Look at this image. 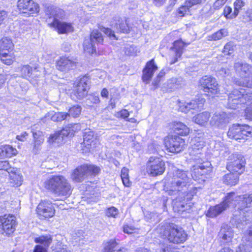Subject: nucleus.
<instances>
[{
	"label": "nucleus",
	"instance_id": "nucleus-32",
	"mask_svg": "<svg viewBox=\"0 0 252 252\" xmlns=\"http://www.w3.org/2000/svg\"><path fill=\"white\" fill-rule=\"evenodd\" d=\"M48 142L54 146H60L64 143V141L58 131H56L50 135L48 139Z\"/></svg>",
	"mask_w": 252,
	"mask_h": 252
},
{
	"label": "nucleus",
	"instance_id": "nucleus-47",
	"mask_svg": "<svg viewBox=\"0 0 252 252\" xmlns=\"http://www.w3.org/2000/svg\"><path fill=\"white\" fill-rule=\"evenodd\" d=\"M10 52L4 53V54H0V58L1 61L5 64H11L13 61V57L10 53Z\"/></svg>",
	"mask_w": 252,
	"mask_h": 252
},
{
	"label": "nucleus",
	"instance_id": "nucleus-11",
	"mask_svg": "<svg viewBox=\"0 0 252 252\" xmlns=\"http://www.w3.org/2000/svg\"><path fill=\"white\" fill-rule=\"evenodd\" d=\"M230 161L227 163L226 168L230 172L240 175L244 170L245 162L242 155L234 154L230 157Z\"/></svg>",
	"mask_w": 252,
	"mask_h": 252
},
{
	"label": "nucleus",
	"instance_id": "nucleus-51",
	"mask_svg": "<svg viewBox=\"0 0 252 252\" xmlns=\"http://www.w3.org/2000/svg\"><path fill=\"white\" fill-rule=\"evenodd\" d=\"M32 0H19L17 3V7L21 12L24 13L25 10L30 5Z\"/></svg>",
	"mask_w": 252,
	"mask_h": 252
},
{
	"label": "nucleus",
	"instance_id": "nucleus-15",
	"mask_svg": "<svg viewBox=\"0 0 252 252\" xmlns=\"http://www.w3.org/2000/svg\"><path fill=\"white\" fill-rule=\"evenodd\" d=\"M184 141L179 136H174L168 138L165 142L167 150L171 153H179L183 150Z\"/></svg>",
	"mask_w": 252,
	"mask_h": 252
},
{
	"label": "nucleus",
	"instance_id": "nucleus-57",
	"mask_svg": "<svg viewBox=\"0 0 252 252\" xmlns=\"http://www.w3.org/2000/svg\"><path fill=\"white\" fill-rule=\"evenodd\" d=\"M180 79H177L176 78H172L168 81V84L170 85L169 86V88L172 89L175 88H177L179 85V80Z\"/></svg>",
	"mask_w": 252,
	"mask_h": 252
},
{
	"label": "nucleus",
	"instance_id": "nucleus-29",
	"mask_svg": "<svg viewBox=\"0 0 252 252\" xmlns=\"http://www.w3.org/2000/svg\"><path fill=\"white\" fill-rule=\"evenodd\" d=\"M192 160L194 161V162H196V163L200 164L196 168L194 169L195 173L198 172L199 169L202 170L200 173L201 175L205 173V172L203 171V170L205 169H207V171H210V166L211 165L210 162H203V160L201 159L200 156H195L194 158H192Z\"/></svg>",
	"mask_w": 252,
	"mask_h": 252
},
{
	"label": "nucleus",
	"instance_id": "nucleus-2",
	"mask_svg": "<svg viewBox=\"0 0 252 252\" xmlns=\"http://www.w3.org/2000/svg\"><path fill=\"white\" fill-rule=\"evenodd\" d=\"M190 179L187 172L178 169L173 173V176L165 183V190L169 195L177 193H186L189 186Z\"/></svg>",
	"mask_w": 252,
	"mask_h": 252
},
{
	"label": "nucleus",
	"instance_id": "nucleus-37",
	"mask_svg": "<svg viewBox=\"0 0 252 252\" xmlns=\"http://www.w3.org/2000/svg\"><path fill=\"white\" fill-rule=\"evenodd\" d=\"M184 47V43L181 40H177L174 42L173 44V49L176 53V59L171 63L173 64L177 61L178 58L181 57L183 53V49Z\"/></svg>",
	"mask_w": 252,
	"mask_h": 252
},
{
	"label": "nucleus",
	"instance_id": "nucleus-5",
	"mask_svg": "<svg viewBox=\"0 0 252 252\" xmlns=\"http://www.w3.org/2000/svg\"><path fill=\"white\" fill-rule=\"evenodd\" d=\"M252 102V93L248 89H235L229 94L228 98V107L235 109L239 105Z\"/></svg>",
	"mask_w": 252,
	"mask_h": 252
},
{
	"label": "nucleus",
	"instance_id": "nucleus-49",
	"mask_svg": "<svg viewBox=\"0 0 252 252\" xmlns=\"http://www.w3.org/2000/svg\"><path fill=\"white\" fill-rule=\"evenodd\" d=\"M188 207H189V205H188L187 204H185L184 202H178L177 201H176L174 203L173 209L175 212H183L186 211L188 209L187 208Z\"/></svg>",
	"mask_w": 252,
	"mask_h": 252
},
{
	"label": "nucleus",
	"instance_id": "nucleus-14",
	"mask_svg": "<svg viewBox=\"0 0 252 252\" xmlns=\"http://www.w3.org/2000/svg\"><path fill=\"white\" fill-rule=\"evenodd\" d=\"M36 212L41 217L51 218L54 216L55 213L54 204L49 200L42 201L38 205Z\"/></svg>",
	"mask_w": 252,
	"mask_h": 252
},
{
	"label": "nucleus",
	"instance_id": "nucleus-28",
	"mask_svg": "<svg viewBox=\"0 0 252 252\" xmlns=\"http://www.w3.org/2000/svg\"><path fill=\"white\" fill-rule=\"evenodd\" d=\"M173 129L176 134L182 136L187 135L189 132V128L181 122H174Z\"/></svg>",
	"mask_w": 252,
	"mask_h": 252
},
{
	"label": "nucleus",
	"instance_id": "nucleus-4",
	"mask_svg": "<svg viewBox=\"0 0 252 252\" xmlns=\"http://www.w3.org/2000/svg\"><path fill=\"white\" fill-rule=\"evenodd\" d=\"M47 14L49 15L48 25L54 28L59 33H65L73 31V27L70 23L60 21L65 15L63 10L57 7H51Z\"/></svg>",
	"mask_w": 252,
	"mask_h": 252
},
{
	"label": "nucleus",
	"instance_id": "nucleus-56",
	"mask_svg": "<svg viewBox=\"0 0 252 252\" xmlns=\"http://www.w3.org/2000/svg\"><path fill=\"white\" fill-rule=\"evenodd\" d=\"M70 131L71 132V135H74L76 132H77L81 130V127L79 124H73L68 125Z\"/></svg>",
	"mask_w": 252,
	"mask_h": 252
},
{
	"label": "nucleus",
	"instance_id": "nucleus-25",
	"mask_svg": "<svg viewBox=\"0 0 252 252\" xmlns=\"http://www.w3.org/2000/svg\"><path fill=\"white\" fill-rule=\"evenodd\" d=\"M226 205L221 203L215 206H211L208 210L206 215L209 218H214L220 215L226 210Z\"/></svg>",
	"mask_w": 252,
	"mask_h": 252
},
{
	"label": "nucleus",
	"instance_id": "nucleus-46",
	"mask_svg": "<svg viewBox=\"0 0 252 252\" xmlns=\"http://www.w3.org/2000/svg\"><path fill=\"white\" fill-rule=\"evenodd\" d=\"M36 68H32L29 65H23L21 68V72L22 76L25 77H30L32 75L33 71H35Z\"/></svg>",
	"mask_w": 252,
	"mask_h": 252
},
{
	"label": "nucleus",
	"instance_id": "nucleus-22",
	"mask_svg": "<svg viewBox=\"0 0 252 252\" xmlns=\"http://www.w3.org/2000/svg\"><path fill=\"white\" fill-rule=\"evenodd\" d=\"M67 115L65 112H55L53 111L48 112L44 118L42 119L43 122L47 120H51L54 122H61L67 119Z\"/></svg>",
	"mask_w": 252,
	"mask_h": 252
},
{
	"label": "nucleus",
	"instance_id": "nucleus-23",
	"mask_svg": "<svg viewBox=\"0 0 252 252\" xmlns=\"http://www.w3.org/2000/svg\"><path fill=\"white\" fill-rule=\"evenodd\" d=\"M219 236L222 239L224 243H228L231 241L233 237V231L230 227L223 225L220 230Z\"/></svg>",
	"mask_w": 252,
	"mask_h": 252
},
{
	"label": "nucleus",
	"instance_id": "nucleus-38",
	"mask_svg": "<svg viewBox=\"0 0 252 252\" xmlns=\"http://www.w3.org/2000/svg\"><path fill=\"white\" fill-rule=\"evenodd\" d=\"M52 241V239L50 235H43L34 239V242L36 243L42 244L45 248L48 247Z\"/></svg>",
	"mask_w": 252,
	"mask_h": 252
},
{
	"label": "nucleus",
	"instance_id": "nucleus-64",
	"mask_svg": "<svg viewBox=\"0 0 252 252\" xmlns=\"http://www.w3.org/2000/svg\"><path fill=\"white\" fill-rule=\"evenodd\" d=\"M236 252H250L247 249V246L244 245H240L236 250Z\"/></svg>",
	"mask_w": 252,
	"mask_h": 252
},
{
	"label": "nucleus",
	"instance_id": "nucleus-7",
	"mask_svg": "<svg viewBox=\"0 0 252 252\" xmlns=\"http://www.w3.org/2000/svg\"><path fill=\"white\" fill-rule=\"evenodd\" d=\"M234 68L241 77V79L235 81L236 84L247 88L252 87V83L249 80L252 77V66L246 63L239 61L235 63Z\"/></svg>",
	"mask_w": 252,
	"mask_h": 252
},
{
	"label": "nucleus",
	"instance_id": "nucleus-13",
	"mask_svg": "<svg viewBox=\"0 0 252 252\" xmlns=\"http://www.w3.org/2000/svg\"><path fill=\"white\" fill-rule=\"evenodd\" d=\"M205 102V99L201 97L189 101H179V109L185 113H187L191 110L198 111L203 107Z\"/></svg>",
	"mask_w": 252,
	"mask_h": 252
},
{
	"label": "nucleus",
	"instance_id": "nucleus-12",
	"mask_svg": "<svg viewBox=\"0 0 252 252\" xmlns=\"http://www.w3.org/2000/svg\"><path fill=\"white\" fill-rule=\"evenodd\" d=\"M165 170L164 162L156 157H151L147 163V171L152 176L162 174Z\"/></svg>",
	"mask_w": 252,
	"mask_h": 252
},
{
	"label": "nucleus",
	"instance_id": "nucleus-26",
	"mask_svg": "<svg viewBox=\"0 0 252 252\" xmlns=\"http://www.w3.org/2000/svg\"><path fill=\"white\" fill-rule=\"evenodd\" d=\"M17 151L10 145H4L0 147V158H11L16 155Z\"/></svg>",
	"mask_w": 252,
	"mask_h": 252
},
{
	"label": "nucleus",
	"instance_id": "nucleus-33",
	"mask_svg": "<svg viewBox=\"0 0 252 252\" xmlns=\"http://www.w3.org/2000/svg\"><path fill=\"white\" fill-rule=\"evenodd\" d=\"M240 202L239 203V209L243 210L244 208L252 207V193L245 194L241 196Z\"/></svg>",
	"mask_w": 252,
	"mask_h": 252
},
{
	"label": "nucleus",
	"instance_id": "nucleus-24",
	"mask_svg": "<svg viewBox=\"0 0 252 252\" xmlns=\"http://www.w3.org/2000/svg\"><path fill=\"white\" fill-rule=\"evenodd\" d=\"M210 113L208 111H204L197 114L192 118V121L196 124L201 126H205L210 118Z\"/></svg>",
	"mask_w": 252,
	"mask_h": 252
},
{
	"label": "nucleus",
	"instance_id": "nucleus-10",
	"mask_svg": "<svg viewBox=\"0 0 252 252\" xmlns=\"http://www.w3.org/2000/svg\"><path fill=\"white\" fill-rule=\"evenodd\" d=\"M103 41L102 34L97 30H94L90 34V38H86L83 47L85 52L93 54L96 52L95 43H100Z\"/></svg>",
	"mask_w": 252,
	"mask_h": 252
},
{
	"label": "nucleus",
	"instance_id": "nucleus-60",
	"mask_svg": "<svg viewBox=\"0 0 252 252\" xmlns=\"http://www.w3.org/2000/svg\"><path fill=\"white\" fill-rule=\"evenodd\" d=\"M245 239L249 243V245L252 247V227H251L247 231Z\"/></svg>",
	"mask_w": 252,
	"mask_h": 252
},
{
	"label": "nucleus",
	"instance_id": "nucleus-16",
	"mask_svg": "<svg viewBox=\"0 0 252 252\" xmlns=\"http://www.w3.org/2000/svg\"><path fill=\"white\" fill-rule=\"evenodd\" d=\"M89 80L87 77H83L78 82L74 90V94L79 99L85 97L89 89Z\"/></svg>",
	"mask_w": 252,
	"mask_h": 252
},
{
	"label": "nucleus",
	"instance_id": "nucleus-42",
	"mask_svg": "<svg viewBox=\"0 0 252 252\" xmlns=\"http://www.w3.org/2000/svg\"><path fill=\"white\" fill-rule=\"evenodd\" d=\"M39 11V7L38 4L32 0L30 5L25 10V12H24V13H27L29 15H32L33 14H37Z\"/></svg>",
	"mask_w": 252,
	"mask_h": 252
},
{
	"label": "nucleus",
	"instance_id": "nucleus-21",
	"mask_svg": "<svg viewBox=\"0 0 252 252\" xmlns=\"http://www.w3.org/2000/svg\"><path fill=\"white\" fill-rule=\"evenodd\" d=\"M201 135V134L198 133V135ZM192 154H200V151L203 148L205 144L204 138L202 135L196 136L192 140Z\"/></svg>",
	"mask_w": 252,
	"mask_h": 252
},
{
	"label": "nucleus",
	"instance_id": "nucleus-54",
	"mask_svg": "<svg viewBox=\"0 0 252 252\" xmlns=\"http://www.w3.org/2000/svg\"><path fill=\"white\" fill-rule=\"evenodd\" d=\"M106 213L108 217L116 218L119 214V211L116 208L112 207L107 209Z\"/></svg>",
	"mask_w": 252,
	"mask_h": 252
},
{
	"label": "nucleus",
	"instance_id": "nucleus-18",
	"mask_svg": "<svg viewBox=\"0 0 252 252\" xmlns=\"http://www.w3.org/2000/svg\"><path fill=\"white\" fill-rule=\"evenodd\" d=\"M157 69L158 66L155 64L154 59L148 62L143 71V81L147 84L148 83Z\"/></svg>",
	"mask_w": 252,
	"mask_h": 252
},
{
	"label": "nucleus",
	"instance_id": "nucleus-9",
	"mask_svg": "<svg viewBox=\"0 0 252 252\" xmlns=\"http://www.w3.org/2000/svg\"><path fill=\"white\" fill-rule=\"evenodd\" d=\"M199 83L202 90L208 95L213 97L219 92L218 84L216 79L211 76H203L199 80Z\"/></svg>",
	"mask_w": 252,
	"mask_h": 252
},
{
	"label": "nucleus",
	"instance_id": "nucleus-34",
	"mask_svg": "<svg viewBox=\"0 0 252 252\" xmlns=\"http://www.w3.org/2000/svg\"><path fill=\"white\" fill-rule=\"evenodd\" d=\"M32 135L34 139L33 151L36 153L38 147L43 143L44 141V137L42 132L40 131L32 132Z\"/></svg>",
	"mask_w": 252,
	"mask_h": 252
},
{
	"label": "nucleus",
	"instance_id": "nucleus-40",
	"mask_svg": "<svg viewBox=\"0 0 252 252\" xmlns=\"http://www.w3.org/2000/svg\"><path fill=\"white\" fill-rule=\"evenodd\" d=\"M239 212H236L233 215V217L232 220V222L233 223L234 221L236 224H238V225H237V228H241V224L244 225L247 224V221L248 220L246 217L244 216L243 215H238V213Z\"/></svg>",
	"mask_w": 252,
	"mask_h": 252
},
{
	"label": "nucleus",
	"instance_id": "nucleus-19",
	"mask_svg": "<svg viewBox=\"0 0 252 252\" xmlns=\"http://www.w3.org/2000/svg\"><path fill=\"white\" fill-rule=\"evenodd\" d=\"M229 122V118L224 112H216L212 117L210 123L212 126H223Z\"/></svg>",
	"mask_w": 252,
	"mask_h": 252
},
{
	"label": "nucleus",
	"instance_id": "nucleus-58",
	"mask_svg": "<svg viewBox=\"0 0 252 252\" xmlns=\"http://www.w3.org/2000/svg\"><path fill=\"white\" fill-rule=\"evenodd\" d=\"M10 168L11 167L8 161L0 160V170H6L9 173Z\"/></svg>",
	"mask_w": 252,
	"mask_h": 252
},
{
	"label": "nucleus",
	"instance_id": "nucleus-41",
	"mask_svg": "<svg viewBox=\"0 0 252 252\" xmlns=\"http://www.w3.org/2000/svg\"><path fill=\"white\" fill-rule=\"evenodd\" d=\"M82 111L81 107L79 105H75L71 107L68 110V113H65L67 114V119L71 116L73 118L79 117Z\"/></svg>",
	"mask_w": 252,
	"mask_h": 252
},
{
	"label": "nucleus",
	"instance_id": "nucleus-62",
	"mask_svg": "<svg viewBox=\"0 0 252 252\" xmlns=\"http://www.w3.org/2000/svg\"><path fill=\"white\" fill-rule=\"evenodd\" d=\"M226 0H217L214 3L213 7L215 9H219L226 3Z\"/></svg>",
	"mask_w": 252,
	"mask_h": 252
},
{
	"label": "nucleus",
	"instance_id": "nucleus-17",
	"mask_svg": "<svg viewBox=\"0 0 252 252\" xmlns=\"http://www.w3.org/2000/svg\"><path fill=\"white\" fill-rule=\"evenodd\" d=\"M77 62L67 57H61L57 61V68L62 72H67L76 66Z\"/></svg>",
	"mask_w": 252,
	"mask_h": 252
},
{
	"label": "nucleus",
	"instance_id": "nucleus-35",
	"mask_svg": "<svg viewBox=\"0 0 252 252\" xmlns=\"http://www.w3.org/2000/svg\"><path fill=\"white\" fill-rule=\"evenodd\" d=\"M239 175L230 173L225 175L222 178L223 182L227 185L234 186L238 182Z\"/></svg>",
	"mask_w": 252,
	"mask_h": 252
},
{
	"label": "nucleus",
	"instance_id": "nucleus-53",
	"mask_svg": "<svg viewBox=\"0 0 252 252\" xmlns=\"http://www.w3.org/2000/svg\"><path fill=\"white\" fill-rule=\"evenodd\" d=\"M245 4V1L242 0H236L234 3V11H235L236 14L237 15L239 13L240 10L242 7L244 6Z\"/></svg>",
	"mask_w": 252,
	"mask_h": 252
},
{
	"label": "nucleus",
	"instance_id": "nucleus-63",
	"mask_svg": "<svg viewBox=\"0 0 252 252\" xmlns=\"http://www.w3.org/2000/svg\"><path fill=\"white\" fill-rule=\"evenodd\" d=\"M33 252H47L46 248L43 247L41 245H36L33 250Z\"/></svg>",
	"mask_w": 252,
	"mask_h": 252
},
{
	"label": "nucleus",
	"instance_id": "nucleus-20",
	"mask_svg": "<svg viewBox=\"0 0 252 252\" xmlns=\"http://www.w3.org/2000/svg\"><path fill=\"white\" fill-rule=\"evenodd\" d=\"M240 199L241 196L236 195L235 192H231L226 193L221 203L223 205H226V210L230 206H236L237 204L238 205L239 208L240 207V204L239 203L240 202Z\"/></svg>",
	"mask_w": 252,
	"mask_h": 252
},
{
	"label": "nucleus",
	"instance_id": "nucleus-36",
	"mask_svg": "<svg viewBox=\"0 0 252 252\" xmlns=\"http://www.w3.org/2000/svg\"><path fill=\"white\" fill-rule=\"evenodd\" d=\"M73 239L79 245L84 244L86 239H88L87 235L82 230H78L73 234Z\"/></svg>",
	"mask_w": 252,
	"mask_h": 252
},
{
	"label": "nucleus",
	"instance_id": "nucleus-48",
	"mask_svg": "<svg viewBox=\"0 0 252 252\" xmlns=\"http://www.w3.org/2000/svg\"><path fill=\"white\" fill-rule=\"evenodd\" d=\"M190 8L191 7H189L185 1L184 5L180 6L177 10V15L181 17L185 16L189 13Z\"/></svg>",
	"mask_w": 252,
	"mask_h": 252
},
{
	"label": "nucleus",
	"instance_id": "nucleus-45",
	"mask_svg": "<svg viewBox=\"0 0 252 252\" xmlns=\"http://www.w3.org/2000/svg\"><path fill=\"white\" fill-rule=\"evenodd\" d=\"M118 243L115 240H110L105 244L103 252H114L116 250V248Z\"/></svg>",
	"mask_w": 252,
	"mask_h": 252
},
{
	"label": "nucleus",
	"instance_id": "nucleus-44",
	"mask_svg": "<svg viewBox=\"0 0 252 252\" xmlns=\"http://www.w3.org/2000/svg\"><path fill=\"white\" fill-rule=\"evenodd\" d=\"M241 132L240 139H245L248 136L252 135V127L247 125H241Z\"/></svg>",
	"mask_w": 252,
	"mask_h": 252
},
{
	"label": "nucleus",
	"instance_id": "nucleus-61",
	"mask_svg": "<svg viewBox=\"0 0 252 252\" xmlns=\"http://www.w3.org/2000/svg\"><path fill=\"white\" fill-rule=\"evenodd\" d=\"M124 232L127 234H132L136 232V229L132 226L125 225L123 227Z\"/></svg>",
	"mask_w": 252,
	"mask_h": 252
},
{
	"label": "nucleus",
	"instance_id": "nucleus-31",
	"mask_svg": "<svg viewBox=\"0 0 252 252\" xmlns=\"http://www.w3.org/2000/svg\"><path fill=\"white\" fill-rule=\"evenodd\" d=\"M241 127L240 124H233L229 127L227 132L228 136L231 139H240Z\"/></svg>",
	"mask_w": 252,
	"mask_h": 252
},
{
	"label": "nucleus",
	"instance_id": "nucleus-39",
	"mask_svg": "<svg viewBox=\"0 0 252 252\" xmlns=\"http://www.w3.org/2000/svg\"><path fill=\"white\" fill-rule=\"evenodd\" d=\"M117 29L123 33H128L130 31V28L126 20H119L118 23L116 24Z\"/></svg>",
	"mask_w": 252,
	"mask_h": 252
},
{
	"label": "nucleus",
	"instance_id": "nucleus-59",
	"mask_svg": "<svg viewBox=\"0 0 252 252\" xmlns=\"http://www.w3.org/2000/svg\"><path fill=\"white\" fill-rule=\"evenodd\" d=\"M102 31L110 38L117 39L114 31H112L110 29L104 28L102 29Z\"/></svg>",
	"mask_w": 252,
	"mask_h": 252
},
{
	"label": "nucleus",
	"instance_id": "nucleus-50",
	"mask_svg": "<svg viewBox=\"0 0 252 252\" xmlns=\"http://www.w3.org/2000/svg\"><path fill=\"white\" fill-rule=\"evenodd\" d=\"M235 49L236 46L233 42H229L225 45L223 52L225 55H231L233 53Z\"/></svg>",
	"mask_w": 252,
	"mask_h": 252
},
{
	"label": "nucleus",
	"instance_id": "nucleus-8",
	"mask_svg": "<svg viewBox=\"0 0 252 252\" xmlns=\"http://www.w3.org/2000/svg\"><path fill=\"white\" fill-rule=\"evenodd\" d=\"M17 221L14 216L12 215L0 217V233L10 236L16 229Z\"/></svg>",
	"mask_w": 252,
	"mask_h": 252
},
{
	"label": "nucleus",
	"instance_id": "nucleus-52",
	"mask_svg": "<svg viewBox=\"0 0 252 252\" xmlns=\"http://www.w3.org/2000/svg\"><path fill=\"white\" fill-rule=\"evenodd\" d=\"M223 15L227 19H232L236 18L237 15L235 11L232 12V8L229 6H226L223 9Z\"/></svg>",
	"mask_w": 252,
	"mask_h": 252
},
{
	"label": "nucleus",
	"instance_id": "nucleus-1",
	"mask_svg": "<svg viewBox=\"0 0 252 252\" xmlns=\"http://www.w3.org/2000/svg\"><path fill=\"white\" fill-rule=\"evenodd\" d=\"M157 232L170 243L175 244H183L188 238V234L184 229L173 223L160 224L157 228Z\"/></svg>",
	"mask_w": 252,
	"mask_h": 252
},
{
	"label": "nucleus",
	"instance_id": "nucleus-55",
	"mask_svg": "<svg viewBox=\"0 0 252 252\" xmlns=\"http://www.w3.org/2000/svg\"><path fill=\"white\" fill-rule=\"evenodd\" d=\"M59 134L64 140V137L72 136L68 125L63 127L61 130L58 131Z\"/></svg>",
	"mask_w": 252,
	"mask_h": 252
},
{
	"label": "nucleus",
	"instance_id": "nucleus-3",
	"mask_svg": "<svg viewBox=\"0 0 252 252\" xmlns=\"http://www.w3.org/2000/svg\"><path fill=\"white\" fill-rule=\"evenodd\" d=\"M44 187L59 197L67 198L72 193L70 184L62 175L53 176L47 179L44 183Z\"/></svg>",
	"mask_w": 252,
	"mask_h": 252
},
{
	"label": "nucleus",
	"instance_id": "nucleus-6",
	"mask_svg": "<svg viewBox=\"0 0 252 252\" xmlns=\"http://www.w3.org/2000/svg\"><path fill=\"white\" fill-rule=\"evenodd\" d=\"M100 171L99 167L94 165L84 164L73 170L70 174V179L74 183H81L90 175L95 176Z\"/></svg>",
	"mask_w": 252,
	"mask_h": 252
},
{
	"label": "nucleus",
	"instance_id": "nucleus-27",
	"mask_svg": "<svg viewBox=\"0 0 252 252\" xmlns=\"http://www.w3.org/2000/svg\"><path fill=\"white\" fill-rule=\"evenodd\" d=\"M13 48V44L10 38L5 37L0 40V54H4V53L10 52Z\"/></svg>",
	"mask_w": 252,
	"mask_h": 252
},
{
	"label": "nucleus",
	"instance_id": "nucleus-43",
	"mask_svg": "<svg viewBox=\"0 0 252 252\" xmlns=\"http://www.w3.org/2000/svg\"><path fill=\"white\" fill-rule=\"evenodd\" d=\"M227 32L225 29H221L216 32L208 36V39L209 40H217L221 39L222 37L226 36Z\"/></svg>",
	"mask_w": 252,
	"mask_h": 252
},
{
	"label": "nucleus",
	"instance_id": "nucleus-30",
	"mask_svg": "<svg viewBox=\"0 0 252 252\" xmlns=\"http://www.w3.org/2000/svg\"><path fill=\"white\" fill-rule=\"evenodd\" d=\"M83 143L87 148L90 149L96 139L94 137V132L90 129H86L83 134Z\"/></svg>",
	"mask_w": 252,
	"mask_h": 252
}]
</instances>
